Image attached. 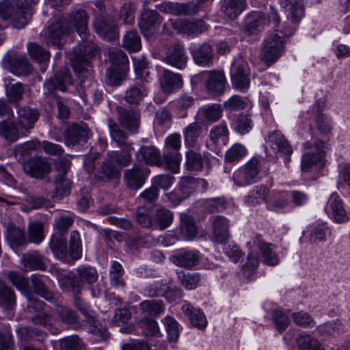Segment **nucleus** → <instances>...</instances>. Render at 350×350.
<instances>
[{"instance_id": "obj_1", "label": "nucleus", "mask_w": 350, "mask_h": 350, "mask_svg": "<svg viewBox=\"0 0 350 350\" xmlns=\"http://www.w3.org/2000/svg\"><path fill=\"white\" fill-rule=\"evenodd\" d=\"M62 20L68 30L70 27L75 28L81 38V42L74 47L71 53L68 54L73 69L76 73L86 74L88 77L92 75L90 59L96 50V44L90 38L89 15L85 10L81 8H75L70 12L67 18Z\"/></svg>"}, {"instance_id": "obj_2", "label": "nucleus", "mask_w": 350, "mask_h": 350, "mask_svg": "<svg viewBox=\"0 0 350 350\" xmlns=\"http://www.w3.org/2000/svg\"><path fill=\"white\" fill-rule=\"evenodd\" d=\"M269 20L275 23V29L267 37L260 53L261 59L267 66L272 65L282 55L286 39L294 33V29L287 27L286 23L280 24V17L275 10L271 12Z\"/></svg>"}, {"instance_id": "obj_3", "label": "nucleus", "mask_w": 350, "mask_h": 350, "mask_svg": "<svg viewBox=\"0 0 350 350\" xmlns=\"http://www.w3.org/2000/svg\"><path fill=\"white\" fill-rule=\"evenodd\" d=\"M77 276L60 275L58 277L61 286L73 294L80 293L85 283L91 285L98 280V272L90 266H79L77 269Z\"/></svg>"}, {"instance_id": "obj_4", "label": "nucleus", "mask_w": 350, "mask_h": 350, "mask_svg": "<svg viewBox=\"0 0 350 350\" xmlns=\"http://www.w3.org/2000/svg\"><path fill=\"white\" fill-rule=\"evenodd\" d=\"M304 147L308 151L302 156L301 170L308 172L321 168L325 165L324 143L319 140L307 142Z\"/></svg>"}, {"instance_id": "obj_5", "label": "nucleus", "mask_w": 350, "mask_h": 350, "mask_svg": "<svg viewBox=\"0 0 350 350\" xmlns=\"http://www.w3.org/2000/svg\"><path fill=\"white\" fill-rule=\"evenodd\" d=\"M261 170L260 160L252 157L242 167L233 174V180L239 187H244L257 182Z\"/></svg>"}, {"instance_id": "obj_6", "label": "nucleus", "mask_w": 350, "mask_h": 350, "mask_svg": "<svg viewBox=\"0 0 350 350\" xmlns=\"http://www.w3.org/2000/svg\"><path fill=\"white\" fill-rule=\"evenodd\" d=\"M74 304L75 306L81 311V312L86 318L87 322L90 325L89 332L100 336L103 340L109 338V334L105 326H103L96 319L95 313L89 309L87 306L81 299L77 296L78 294H74Z\"/></svg>"}, {"instance_id": "obj_7", "label": "nucleus", "mask_w": 350, "mask_h": 350, "mask_svg": "<svg viewBox=\"0 0 350 350\" xmlns=\"http://www.w3.org/2000/svg\"><path fill=\"white\" fill-rule=\"evenodd\" d=\"M27 298L28 301L27 308L28 312L33 315L32 321L35 324H40L44 326L51 325L52 317L48 314L44 303L31 294L28 295Z\"/></svg>"}, {"instance_id": "obj_8", "label": "nucleus", "mask_w": 350, "mask_h": 350, "mask_svg": "<svg viewBox=\"0 0 350 350\" xmlns=\"http://www.w3.org/2000/svg\"><path fill=\"white\" fill-rule=\"evenodd\" d=\"M206 90L214 95L224 94L226 90V79L223 71L211 70L202 73Z\"/></svg>"}, {"instance_id": "obj_9", "label": "nucleus", "mask_w": 350, "mask_h": 350, "mask_svg": "<svg viewBox=\"0 0 350 350\" xmlns=\"http://www.w3.org/2000/svg\"><path fill=\"white\" fill-rule=\"evenodd\" d=\"M93 27L95 31L107 40H115L118 36L116 22L108 16H96L93 23Z\"/></svg>"}, {"instance_id": "obj_10", "label": "nucleus", "mask_w": 350, "mask_h": 350, "mask_svg": "<svg viewBox=\"0 0 350 350\" xmlns=\"http://www.w3.org/2000/svg\"><path fill=\"white\" fill-rule=\"evenodd\" d=\"M23 170L27 174L36 178H44L51 171V165L41 157H32L23 162Z\"/></svg>"}, {"instance_id": "obj_11", "label": "nucleus", "mask_w": 350, "mask_h": 350, "mask_svg": "<svg viewBox=\"0 0 350 350\" xmlns=\"http://www.w3.org/2000/svg\"><path fill=\"white\" fill-rule=\"evenodd\" d=\"M327 208V212L336 223L345 224L349 221V216L344 207V202L337 193L334 192L330 195Z\"/></svg>"}, {"instance_id": "obj_12", "label": "nucleus", "mask_w": 350, "mask_h": 350, "mask_svg": "<svg viewBox=\"0 0 350 350\" xmlns=\"http://www.w3.org/2000/svg\"><path fill=\"white\" fill-rule=\"evenodd\" d=\"M91 135L90 129L84 123L73 124L66 132V144L69 146H83Z\"/></svg>"}, {"instance_id": "obj_13", "label": "nucleus", "mask_w": 350, "mask_h": 350, "mask_svg": "<svg viewBox=\"0 0 350 350\" xmlns=\"http://www.w3.org/2000/svg\"><path fill=\"white\" fill-rule=\"evenodd\" d=\"M253 244L258 248L261 261L265 265L275 266L279 264L280 259L273 244L265 242L260 236H256L254 238Z\"/></svg>"}, {"instance_id": "obj_14", "label": "nucleus", "mask_w": 350, "mask_h": 350, "mask_svg": "<svg viewBox=\"0 0 350 350\" xmlns=\"http://www.w3.org/2000/svg\"><path fill=\"white\" fill-rule=\"evenodd\" d=\"M273 10H271L270 12ZM269 15H270V14H269ZM268 22L272 23L275 28L276 25L272 21H270L269 16H268L267 18L263 13L260 12H252L250 13L245 20V34L247 36L256 34L264 28Z\"/></svg>"}, {"instance_id": "obj_15", "label": "nucleus", "mask_w": 350, "mask_h": 350, "mask_svg": "<svg viewBox=\"0 0 350 350\" xmlns=\"http://www.w3.org/2000/svg\"><path fill=\"white\" fill-rule=\"evenodd\" d=\"M149 170L145 167L135 165L124 172V178L128 187L132 189L140 188L145 183Z\"/></svg>"}, {"instance_id": "obj_16", "label": "nucleus", "mask_w": 350, "mask_h": 350, "mask_svg": "<svg viewBox=\"0 0 350 350\" xmlns=\"http://www.w3.org/2000/svg\"><path fill=\"white\" fill-rule=\"evenodd\" d=\"M72 84V80L70 72L66 68L62 69L53 79L44 83V89L45 94H51L53 90H59L66 91V88Z\"/></svg>"}, {"instance_id": "obj_17", "label": "nucleus", "mask_w": 350, "mask_h": 350, "mask_svg": "<svg viewBox=\"0 0 350 350\" xmlns=\"http://www.w3.org/2000/svg\"><path fill=\"white\" fill-rule=\"evenodd\" d=\"M164 62L178 69L185 68L187 62V56L184 47L180 44L172 45L164 58Z\"/></svg>"}, {"instance_id": "obj_18", "label": "nucleus", "mask_w": 350, "mask_h": 350, "mask_svg": "<svg viewBox=\"0 0 350 350\" xmlns=\"http://www.w3.org/2000/svg\"><path fill=\"white\" fill-rule=\"evenodd\" d=\"M268 144L275 154L282 156H289L293 150L288 140L279 131H275L269 133Z\"/></svg>"}, {"instance_id": "obj_19", "label": "nucleus", "mask_w": 350, "mask_h": 350, "mask_svg": "<svg viewBox=\"0 0 350 350\" xmlns=\"http://www.w3.org/2000/svg\"><path fill=\"white\" fill-rule=\"evenodd\" d=\"M68 32V27L63 20L59 19L49 26L45 32L46 40L49 44L59 47L62 44L64 36Z\"/></svg>"}, {"instance_id": "obj_20", "label": "nucleus", "mask_w": 350, "mask_h": 350, "mask_svg": "<svg viewBox=\"0 0 350 350\" xmlns=\"http://www.w3.org/2000/svg\"><path fill=\"white\" fill-rule=\"evenodd\" d=\"M223 109L219 104H211L201 107L196 114V120L203 124H213L222 116Z\"/></svg>"}, {"instance_id": "obj_21", "label": "nucleus", "mask_w": 350, "mask_h": 350, "mask_svg": "<svg viewBox=\"0 0 350 350\" xmlns=\"http://www.w3.org/2000/svg\"><path fill=\"white\" fill-rule=\"evenodd\" d=\"M159 24V15L154 10H144L142 14L139 23L140 29L144 36L148 37L155 33Z\"/></svg>"}, {"instance_id": "obj_22", "label": "nucleus", "mask_w": 350, "mask_h": 350, "mask_svg": "<svg viewBox=\"0 0 350 350\" xmlns=\"http://www.w3.org/2000/svg\"><path fill=\"white\" fill-rule=\"evenodd\" d=\"M118 120L122 126L130 131L135 132L139 124V113L133 109L118 107Z\"/></svg>"}, {"instance_id": "obj_23", "label": "nucleus", "mask_w": 350, "mask_h": 350, "mask_svg": "<svg viewBox=\"0 0 350 350\" xmlns=\"http://www.w3.org/2000/svg\"><path fill=\"white\" fill-rule=\"evenodd\" d=\"M159 81L162 90L166 94L174 92L183 85L181 76L168 70L163 71Z\"/></svg>"}, {"instance_id": "obj_24", "label": "nucleus", "mask_w": 350, "mask_h": 350, "mask_svg": "<svg viewBox=\"0 0 350 350\" xmlns=\"http://www.w3.org/2000/svg\"><path fill=\"white\" fill-rule=\"evenodd\" d=\"M286 191H273L267 202L268 209L277 213L284 212L290 205Z\"/></svg>"}, {"instance_id": "obj_25", "label": "nucleus", "mask_w": 350, "mask_h": 350, "mask_svg": "<svg viewBox=\"0 0 350 350\" xmlns=\"http://www.w3.org/2000/svg\"><path fill=\"white\" fill-rule=\"evenodd\" d=\"M183 312L187 317L191 325L200 329H204L207 325L205 315L199 309L193 308L190 304H184Z\"/></svg>"}, {"instance_id": "obj_26", "label": "nucleus", "mask_w": 350, "mask_h": 350, "mask_svg": "<svg viewBox=\"0 0 350 350\" xmlns=\"http://www.w3.org/2000/svg\"><path fill=\"white\" fill-rule=\"evenodd\" d=\"M249 68L246 64L235 66L232 71V83L234 88L241 90H247L250 86Z\"/></svg>"}, {"instance_id": "obj_27", "label": "nucleus", "mask_w": 350, "mask_h": 350, "mask_svg": "<svg viewBox=\"0 0 350 350\" xmlns=\"http://www.w3.org/2000/svg\"><path fill=\"white\" fill-rule=\"evenodd\" d=\"M192 56L196 64L202 66H210L213 64V49L208 44H203L193 50Z\"/></svg>"}, {"instance_id": "obj_28", "label": "nucleus", "mask_w": 350, "mask_h": 350, "mask_svg": "<svg viewBox=\"0 0 350 350\" xmlns=\"http://www.w3.org/2000/svg\"><path fill=\"white\" fill-rule=\"evenodd\" d=\"M148 94V89L144 83H137L128 88L124 100L131 105H138Z\"/></svg>"}, {"instance_id": "obj_29", "label": "nucleus", "mask_w": 350, "mask_h": 350, "mask_svg": "<svg viewBox=\"0 0 350 350\" xmlns=\"http://www.w3.org/2000/svg\"><path fill=\"white\" fill-rule=\"evenodd\" d=\"M136 155L139 160L144 161L150 165H160L161 158L157 148L152 146H142L137 152Z\"/></svg>"}, {"instance_id": "obj_30", "label": "nucleus", "mask_w": 350, "mask_h": 350, "mask_svg": "<svg viewBox=\"0 0 350 350\" xmlns=\"http://www.w3.org/2000/svg\"><path fill=\"white\" fill-rule=\"evenodd\" d=\"M38 118L39 113L35 109L23 107L18 110V124L25 130L31 129Z\"/></svg>"}, {"instance_id": "obj_31", "label": "nucleus", "mask_w": 350, "mask_h": 350, "mask_svg": "<svg viewBox=\"0 0 350 350\" xmlns=\"http://www.w3.org/2000/svg\"><path fill=\"white\" fill-rule=\"evenodd\" d=\"M174 27L181 33L192 34L201 33L206 29L204 22L201 21H177L174 23Z\"/></svg>"}, {"instance_id": "obj_32", "label": "nucleus", "mask_w": 350, "mask_h": 350, "mask_svg": "<svg viewBox=\"0 0 350 350\" xmlns=\"http://www.w3.org/2000/svg\"><path fill=\"white\" fill-rule=\"evenodd\" d=\"M281 5L288 10V16L294 23H298L304 15L303 0H282Z\"/></svg>"}, {"instance_id": "obj_33", "label": "nucleus", "mask_w": 350, "mask_h": 350, "mask_svg": "<svg viewBox=\"0 0 350 350\" xmlns=\"http://www.w3.org/2000/svg\"><path fill=\"white\" fill-rule=\"evenodd\" d=\"M11 62L12 72L18 75H28L31 73L33 68L26 57L16 55L12 59L10 56H5L4 61Z\"/></svg>"}, {"instance_id": "obj_34", "label": "nucleus", "mask_w": 350, "mask_h": 350, "mask_svg": "<svg viewBox=\"0 0 350 350\" xmlns=\"http://www.w3.org/2000/svg\"><path fill=\"white\" fill-rule=\"evenodd\" d=\"M50 247L53 254L59 260H68L69 250L67 248L66 241L62 235H53L50 242Z\"/></svg>"}, {"instance_id": "obj_35", "label": "nucleus", "mask_w": 350, "mask_h": 350, "mask_svg": "<svg viewBox=\"0 0 350 350\" xmlns=\"http://www.w3.org/2000/svg\"><path fill=\"white\" fill-rule=\"evenodd\" d=\"M200 260L198 252L185 251L172 256V261L178 266L189 268L196 265Z\"/></svg>"}, {"instance_id": "obj_36", "label": "nucleus", "mask_w": 350, "mask_h": 350, "mask_svg": "<svg viewBox=\"0 0 350 350\" xmlns=\"http://www.w3.org/2000/svg\"><path fill=\"white\" fill-rule=\"evenodd\" d=\"M213 234L219 243L225 242L229 237L228 221L222 216H216L213 219Z\"/></svg>"}, {"instance_id": "obj_37", "label": "nucleus", "mask_w": 350, "mask_h": 350, "mask_svg": "<svg viewBox=\"0 0 350 350\" xmlns=\"http://www.w3.org/2000/svg\"><path fill=\"white\" fill-rule=\"evenodd\" d=\"M108 128L111 139L116 143L120 148L132 146V143L127 140L124 132L122 131L118 125L111 118H108Z\"/></svg>"}, {"instance_id": "obj_38", "label": "nucleus", "mask_w": 350, "mask_h": 350, "mask_svg": "<svg viewBox=\"0 0 350 350\" xmlns=\"http://www.w3.org/2000/svg\"><path fill=\"white\" fill-rule=\"evenodd\" d=\"M23 269L28 271L31 269H46L42 256L38 252H31L23 256Z\"/></svg>"}, {"instance_id": "obj_39", "label": "nucleus", "mask_w": 350, "mask_h": 350, "mask_svg": "<svg viewBox=\"0 0 350 350\" xmlns=\"http://www.w3.org/2000/svg\"><path fill=\"white\" fill-rule=\"evenodd\" d=\"M122 46L129 52L135 53L142 48L141 38L135 30L127 31L122 38Z\"/></svg>"}, {"instance_id": "obj_40", "label": "nucleus", "mask_w": 350, "mask_h": 350, "mask_svg": "<svg viewBox=\"0 0 350 350\" xmlns=\"http://www.w3.org/2000/svg\"><path fill=\"white\" fill-rule=\"evenodd\" d=\"M120 151H111L108 152L109 159H112L115 163L121 168L129 165L131 161V152L133 150V146L121 148Z\"/></svg>"}, {"instance_id": "obj_41", "label": "nucleus", "mask_w": 350, "mask_h": 350, "mask_svg": "<svg viewBox=\"0 0 350 350\" xmlns=\"http://www.w3.org/2000/svg\"><path fill=\"white\" fill-rule=\"evenodd\" d=\"M245 6V0H224L222 8L225 14L233 19L242 12Z\"/></svg>"}, {"instance_id": "obj_42", "label": "nucleus", "mask_w": 350, "mask_h": 350, "mask_svg": "<svg viewBox=\"0 0 350 350\" xmlns=\"http://www.w3.org/2000/svg\"><path fill=\"white\" fill-rule=\"evenodd\" d=\"M99 172L101 178H115L120 176V168L114 163L112 159H109V155L107 154L105 161L100 167Z\"/></svg>"}, {"instance_id": "obj_43", "label": "nucleus", "mask_w": 350, "mask_h": 350, "mask_svg": "<svg viewBox=\"0 0 350 350\" xmlns=\"http://www.w3.org/2000/svg\"><path fill=\"white\" fill-rule=\"evenodd\" d=\"M54 195L51 197L57 200L70 193L71 182L66 177L56 176L54 180Z\"/></svg>"}, {"instance_id": "obj_44", "label": "nucleus", "mask_w": 350, "mask_h": 350, "mask_svg": "<svg viewBox=\"0 0 350 350\" xmlns=\"http://www.w3.org/2000/svg\"><path fill=\"white\" fill-rule=\"evenodd\" d=\"M8 239L12 247H18L27 243L25 233L22 230L13 224L8 228Z\"/></svg>"}, {"instance_id": "obj_45", "label": "nucleus", "mask_w": 350, "mask_h": 350, "mask_svg": "<svg viewBox=\"0 0 350 350\" xmlns=\"http://www.w3.org/2000/svg\"><path fill=\"white\" fill-rule=\"evenodd\" d=\"M139 309L146 314L158 316L163 312L165 306L160 300H146L139 304Z\"/></svg>"}, {"instance_id": "obj_46", "label": "nucleus", "mask_w": 350, "mask_h": 350, "mask_svg": "<svg viewBox=\"0 0 350 350\" xmlns=\"http://www.w3.org/2000/svg\"><path fill=\"white\" fill-rule=\"evenodd\" d=\"M124 269L121 264L117 261L112 262L109 269L110 284L114 287H123L125 282L122 278Z\"/></svg>"}, {"instance_id": "obj_47", "label": "nucleus", "mask_w": 350, "mask_h": 350, "mask_svg": "<svg viewBox=\"0 0 350 350\" xmlns=\"http://www.w3.org/2000/svg\"><path fill=\"white\" fill-rule=\"evenodd\" d=\"M16 304L15 295L4 282L0 281V305L7 310L12 309Z\"/></svg>"}, {"instance_id": "obj_48", "label": "nucleus", "mask_w": 350, "mask_h": 350, "mask_svg": "<svg viewBox=\"0 0 350 350\" xmlns=\"http://www.w3.org/2000/svg\"><path fill=\"white\" fill-rule=\"evenodd\" d=\"M180 219V232L182 235L187 239H193L197 233V228L193 219L187 214H182Z\"/></svg>"}, {"instance_id": "obj_49", "label": "nucleus", "mask_w": 350, "mask_h": 350, "mask_svg": "<svg viewBox=\"0 0 350 350\" xmlns=\"http://www.w3.org/2000/svg\"><path fill=\"white\" fill-rule=\"evenodd\" d=\"M139 326L142 334L146 337H159L161 335L158 323L150 318L141 319L139 322Z\"/></svg>"}, {"instance_id": "obj_50", "label": "nucleus", "mask_w": 350, "mask_h": 350, "mask_svg": "<svg viewBox=\"0 0 350 350\" xmlns=\"http://www.w3.org/2000/svg\"><path fill=\"white\" fill-rule=\"evenodd\" d=\"M202 127L198 122L189 124L183 131L185 144L193 146L202 133Z\"/></svg>"}, {"instance_id": "obj_51", "label": "nucleus", "mask_w": 350, "mask_h": 350, "mask_svg": "<svg viewBox=\"0 0 350 350\" xmlns=\"http://www.w3.org/2000/svg\"><path fill=\"white\" fill-rule=\"evenodd\" d=\"M228 137V129L225 122L213 126L210 131L209 138L215 144H218L221 142L226 144Z\"/></svg>"}, {"instance_id": "obj_52", "label": "nucleus", "mask_w": 350, "mask_h": 350, "mask_svg": "<svg viewBox=\"0 0 350 350\" xmlns=\"http://www.w3.org/2000/svg\"><path fill=\"white\" fill-rule=\"evenodd\" d=\"M172 213L164 208H159L154 215V223L157 224V228L161 230H164L170 226L173 221Z\"/></svg>"}, {"instance_id": "obj_53", "label": "nucleus", "mask_w": 350, "mask_h": 350, "mask_svg": "<svg viewBox=\"0 0 350 350\" xmlns=\"http://www.w3.org/2000/svg\"><path fill=\"white\" fill-rule=\"evenodd\" d=\"M20 6L19 0H2L0 2V18L3 21L11 19Z\"/></svg>"}, {"instance_id": "obj_54", "label": "nucleus", "mask_w": 350, "mask_h": 350, "mask_svg": "<svg viewBox=\"0 0 350 350\" xmlns=\"http://www.w3.org/2000/svg\"><path fill=\"white\" fill-rule=\"evenodd\" d=\"M126 68L111 66L107 72L106 83L111 86L118 85L124 79Z\"/></svg>"}, {"instance_id": "obj_55", "label": "nucleus", "mask_w": 350, "mask_h": 350, "mask_svg": "<svg viewBox=\"0 0 350 350\" xmlns=\"http://www.w3.org/2000/svg\"><path fill=\"white\" fill-rule=\"evenodd\" d=\"M28 237L30 242L39 244L44 238L43 224L40 221H31L28 226Z\"/></svg>"}, {"instance_id": "obj_56", "label": "nucleus", "mask_w": 350, "mask_h": 350, "mask_svg": "<svg viewBox=\"0 0 350 350\" xmlns=\"http://www.w3.org/2000/svg\"><path fill=\"white\" fill-rule=\"evenodd\" d=\"M32 287L34 292L39 296L46 299L48 301L54 299V295L48 288L45 286L44 282L41 280L39 276L32 275L31 277Z\"/></svg>"}, {"instance_id": "obj_57", "label": "nucleus", "mask_w": 350, "mask_h": 350, "mask_svg": "<svg viewBox=\"0 0 350 350\" xmlns=\"http://www.w3.org/2000/svg\"><path fill=\"white\" fill-rule=\"evenodd\" d=\"M60 350H85V345L77 335L69 336L59 340Z\"/></svg>"}, {"instance_id": "obj_58", "label": "nucleus", "mask_w": 350, "mask_h": 350, "mask_svg": "<svg viewBox=\"0 0 350 350\" xmlns=\"http://www.w3.org/2000/svg\"><path fill=\"white\" fill-rule=\"evenodd\" d=\"M0 135L8 141L16 142L19 137L17 127L10 121H2L0 122Z\"/></svg>"}, {"instance_id": "obj_59", "label": "nucleus", "mask_w": 350, "mask_h": 350, "mask_svg": "<svg viewBox=\"0 0 350 350\" xmlns=\"http://www.w3.org/2000/svg\"><path fill=\"white\" fill-rule=\"evenodd\" d=\"M31 14L30 10H27L21 6L18 8L12 16V25L16 29L25 27L31 19Z\"/></svg>"}, {"instance_id": "obj_60", "label": "nucleus", "mask_w": 350, "mask_h": 350, "mask_svg": "<svg viewBox=\"0 0 350 350\" xmlns=\"http://www.w3.org/2000/svg\"><path fill=\"white\" fill-rule=\"evenodd\" d=\"M136 220L142 228H157L154 217H150V211L146 207H139L137 208Z\"/></svg>"}, {"instance_id": "obj_61", "label": "nucleus", "mask_w": 350, "mask_h": 350, "mask_svg": "<svg viewBox=\"0 0 350 350\" xmlns=\"http://www.w3.org/2000/svg\"><path fill=\"white\" fill-rule=\"evenodd\" d=\"M11 79H5V86L6 89V94L8 97L11 101L16 102L19 100L23 96L24 90L23 85L21 83L10 85Z\"/></svg>"}, {"instance_id": "obj_62", "label": "nucleus", "mask_w": 350, "mask_h": 350, "mask_svg": "<svg viewBox=\"0 0 350 350\" xmlns=\"http://www.w3.org/2000/svg\"><path fill=\"white\" fill-rule=\"evenodd\" d=\"M300 350H324L319 342L310 335H301L297 339Z\"/></svg>"}, {"instance_id": "obj_63", "label": "nucleus", "mask_w": 350, "mask_h": 350, "mask_svg": "<svg viewBox=\"0 0 350 350\" xmlns=\"http://www.w3.org/2000/svg\"><path fill=\"white\" fill-rule=\"evenodd\" d=\"M69 255L73 259H79L81 256V242L79 233L72 231L69 240Z\"/></svg>"}, {"instance_id": "obj_64", "label": "nucleus", "mask_w": 350, "mask_h": 350, "mask_svg": "<svg viewBox=\"0 0 350 350\" xmlns=\"http://www.w3.org/2000/svg\"><path fill=\"white\" fill-rule=\"evenodd\" d=\"M163 323L167 332L169 340L173 342L176 341L179 337L178 323L174 317L170 316H166L163 319Z\"/></svg>"}]
</instances>
